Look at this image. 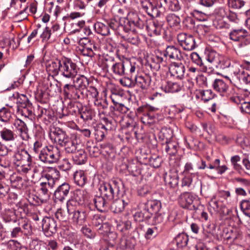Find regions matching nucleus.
<instances>
[{"mask_svg":"<svg viewBox=\"0 0 250 250\" xmlns=\"http://www.w3.org/2000/svg\"><path fill=\"white\" fill-rule=\"evenodd\" d=\"M240 67L241 66L239 64L235 63L230 67V71L238 78L242 72V69H240Z\"/></svg>","mask_w":250,"mask_h":250,"instance_id":"obj_62","label":"nucleus"},{"mask_svg":"<svg viewBox=\"0 0 250 250\" xmlns=\"http://www.w3.org/2000/svg\"><path fill=\"white\" fill-rule=\"evenodd\" d=\"M202 99L205 101H208L213 97L211 90H202L200 92Z\"/></svg>","mask_w":250,"mask_h":250,"instance_id":"obj_58","label":"nucleus"},{"mask_svg":"<svg viewBox=\"0 0 250 250\" xmlns=\"http://www.w3.org/2000/svg\"><path fill=\"white\" fill-rule=\"evenodd\" d=\"M165 88L169 92H178L181 90L182 85L178 83L168 82Z\"/></svg>","mask_w":250,"mask_h":250,"instance_id":"obj_43","label":"nucleus"},{"mask_svg":"<svg viewBox=\"0 0 250 250\" xmlns=\"http://www.w3.org/2000/svg\"><path fill=\"white\" fill-rule=\"evenodd\" d=\"M12 118V114L7 108L3 107L0 109V121L8 123Z\"/></svg>","mask_w":250,"mask_h":250,"instance_id":"obj_39","label":"nucleus"},{"mask_svg":"<svg viewBox=\"0 0 250 250\" xmlns=\"http://www.w3.org/2000/svg\"><path fill=\"white\" fill-rule=\"evenodd\" d=\"M94 27L96 32L103 36H107L110 33L109 25L107 22L104 23L97 21L94 24Z\"/></svg>","mask_w":250,"mask_h":250,"instance_id":"obj_27","label":"nucleus"},{"mask_svg":"<svg viewBox=\"0 0 250 250\" xmlns=\"http://www.w3.org/2000/svg\"><path fill=\"white\" fill-rule=\"evenodd\" d=\"M206 60L209 63L212 64L214 66L219 67L218 63L219 57L218 54L214 51H210L208 53L206 57Z\"/></svg>","mask_w":250,"mask_h":250,"instance_id":"obj_40","label":"nucleus"},{"mask_svg":"<svg viewBox=\"0 0 250 250\" xmlns=\"http://www.w3.org/2000/svg\"><path fill=\"white\" fill-rule=\"evenodd\" d=\"M229 36L230 40L241 42L248 37L247 31L243 29H234L229 33Z\"/></svg>","mask_w":250,"mask_h":250,"instance_id":"obj_23","label":"nucleus"},{"mask_svg":"<svg viewBox=\"0 0 250 250\" xmlns=\"http://www.w3.org/2000/svg\"><path fill=\"white\" fill-rule=\"evenodd\" d=\"M141 4L147 14L152 17H159L162 14L161 12L157 7L156 1L151 0H144L141 1Z\"/></svg>","mask_w":250,"mask_h":250,"instance_id":"obj_12","label":"nucleus"},{"mask_svg":"<svg viewBox=\"0 0 250 250\" xmlns=\"http://www.w3.org/2000/svg\"><path fill=\"white\" fill-rule=\"evenodd\" d=\"M131 228V223L129 221L121 222L117 225L118 230L124 232L130 229Z\"/></svg>","mask_w":250,"mask_h":250,"instance_id":"obj_52","label":"nucleus"},{"mask_svg":"<svg viewBox=\"0 0 250 250\" xmlns=\"http://www.w3.org/2000/svg\"><path fill=\"white\" fill-rule=\"evenodd\" d=\"M135 84L142 89H147L150 86L151 77L146 74L141 75L135 77Z\"/></svg>","mask_w":250,"mask_h":250,"instance_id":"obj_20","label":"nucleus"},{"mask_svg":"<svg viewBox=\"0 0 250 250\" xmlns=\"http://www.w3.org/2000/svg\"><path fill=\"white\" fill-rule=\"evenodd\" d=\"M30 248L31 250H48L44 244L36 240L32 242Z\"/></svg>","mask_w":250,"mask_h":250,"instance_id":"obj_57","label":"nucleus"},{"mask_svg":"<svg viewBox=\"0 0 250 250\" xmlns=\"http://www.w3.org/2000/svg\"><path fill=\"white\" fill-rule=\"evenodd\" d=\"M160 231L159 230V228L155 226L151 228H148L146 232V237L149 239L152 235L156 236L158 232Z\"/></svg>","mask_w":250,"mask_h":250,"instance_id":"obj_63","label":"nucleus"},{"mask_svg":"<svg viewBox=\"0 0 250 250\" xmlns=\"http://www.w3.org/2000/svg\"><path fill=\"white\" fill-rule=\"evenodd\" d=\"M195 197L191 193L185 192L179 196L178 202L183 208L193 210L198 208L195 203Z\"/></svg>","mask_w":250,"mask_h":250,"instance_id":"obj_8","label":"nucleus"},{"mask_svg":"<svg viewBox=\"0 0 250 250\" xmlns=\"http://www.w3.org/2000/svg\"><path fill=\"white\" fill-rule=\"evenodd\" d=\"M42 229L49 235L55 233L57 231V224L55 220L51 217H44L42 220Z\"/></svg>","mask_w":250,"mask_h":250,"instance_id":"obj_17","label":"nucleus"},{"mask_svg":"<svg viewBox=\"0 0 250 250\" xmlns=\"http://www.w3.org/2000/svg\"><path fill=\"white\" fill-rule=\"evenodd\" d=\"M218 212L222 217L226 216H231L232 215V210L231 208H229L225 206H221Z\"/></svg>","mask_w":250,"mask_h":250,"instance_id":"obj_61","label":"nucleus"},{"mask_svg":"<svg viewBox=\"0 0 250 250\" xmlns=\"http://www.w3.org/2000/svg\"><path fill=\"white\" fill-rule=\"evenodd\" d=\"M170 130L164 129L159 132L158 136L159 139L164 141L166 144H170V136H168Z\"/></svg>","mask_w":250,"mask_h":250,"instance_id":"obj_55","label":"nucleus"},{"mask_svg":"<svg viewBox=\"0 0 250 250\" xmlns=\"http://www.w3.org/2000/svg\"><path fill=\"white\" fill-rule=\"evenodd\" d=\"M123 183L120 180H113L108 183L102 184L100 190L102 196L110 201L117 197L123 189Z\"/></svg>","mask_w":250,"mask_h":250,"instance_id":"obj_4","label":"nucleus"},{"mask_svg":"<svg viewBox=\"0 0 250 250\" xmlns=\"http://www.w3.org/2000/svg\"><path fill=\"white\" fill-rule=\"evenodd\" d=\"M8 231L11 232V236L12 238H16L22 232L21 228L20 227H14L12 225L8 226Z\"/></svg>","mask_w":250,"mask_h":250,"instance_id":"obj_54","label":"nucleus"},{"mask_svg":"<svg viewBox=\"0 0 250 250\" xmlns=\"http://www.w3.org/2000/svg\"><path fill=\"white\" fill-rule=\"evenodd\" d=\"M150 215V214H148L146 211L143 212L142 211H138L133 214V217L135 221L142 222L144 220L149 219L151 218Z\"/></svg>","mask_w":250,"mask_h":250,"instance_id":"obj_46","label":"nucleus"},{"mask_svg":"<svg viewBox=\"0 0 250 250\" xmlns=\"http://www.w3.org/2000/svg\"><path fill=\"white\" fill-rule=\"evenodd\" d=\"M192 62L200 67V70L203 72L207 71V65H205L199 55L196 52H192L190 54Z\"/></svg>","mask_w":250,"mask_h":250,"instance_id":"obj_36","label":"nucleus"},{"mask_svg":"<svg viewBox=\"0 0 250 250\" xmlns=\"http://www.w3.org/2000/svg\"><path fill=\"white\" fill-rule=\"evenodd\" d=\"M129 200L125 201L124 199H117L114 201L111 206L112 211L116 213L123 212L125 208L129 204Z\"/></svg>","mask_w":250,"mask_h":250,"instance_id":"obj_24","label":"nucleus"},{"mask_svg":"<svg viewBox=\"0 0 250 250\" xmlns=\"http://www.w3.org/2000/svg\"><path fill=\"white\" fill-rule=\"evenodd\" d=\"M63 82L65 84L63 87V93L65 98L70 100H77L80 99L82 92L78 89L71 82L67 83L65 80Z\"/></svg>","mask_w":250,"mask_h":250,"instance_id":"obj_10","label":"nucleus"},{"mask_svg":"<svg viewBox=\"0 0 250 250\" xmlns=\"http://www.w3.org/2000/svg\"><path fill=\"white\" fill-rule=\"evenodd\" d=\"M83 104L78 102L70 101L68 104V108L71 114H79L82 109Z\"/></svg>","mask_w":250,"mask_h":250,"instance_id":"obj_38","label":"nucleus"},{"mask_svg":"<svg viewBox=\"0 0 250 250\" xmlns=\"http://www.w3.org/2000/svg\"><path fill=\"white\" fill-rule=\"evenodd\" d=\"M56 179L49 174H46L44 177L40 180L39 188L40 192L45 197L49 196V190L55 186Z\"/></svg>","mask_w":250,"mask_h":250,"instance_id":"obj_9","label":"nucleus"},{"mask_svg":"<svg viewBox=\"0 0 250 250\" xmlns=\"http://www.w3.org/2000/svg\"><path fill=\"white\" fill-rule=\"evenodd\" d=\"M243 83L248 84L250 83V75L242 68V72L238 77Z\"/></svg>","mask_w":250,"mask_h":250,"instance_id":"obj_59","label":"nucleus"},{"mask_svg":"<svg viewBox=\"0 0 250 250\" xmlns=\"http://www.w3.org/2000/svg\"><path fill=\"white\" fill-rule=\"evenodd\" d=\"M241 208L244 213L249 217L248 222L250 223V201L243 200L241 204Z\"/></svg>","mask_w":250,"mask_h":250,"instance_id":"obj_50","label":"nucleus"},{"mask_svg":"<svg viewBox=\"0 0 250 250\" xmlns=\"http://www.w3.org/2000/svg\"><path fill=\"white\" fill-rule=\"evenodd\" d=\"M104 124L101 125V128L103 129L105 132L111 130L115 128V122L112 119L107 118H103Z\"/></svg>","mask_w":250,"mask_h":250,"instance_id":"obj_45","label":"nucleus"},{"mask_svg":"<svg viewBox=\"0 0 250 250\" xmlns=\"http://www.w3.org/2000/svg\"><path fill=\"white\" fill-rule=\"evenodd\" d=\"M17 104V114L32 120L34 116V108L25 95L21 94L19 96Z\"/></svg>","mask_w":250,"mask_h":250,"instance_id":"obj_5","label":"nucleus"},{"mask_svg":"<svg viewBox=\"0 0 250 250\" xmlns=\"http://www.w3.org/2000/svg\"><path fill=\"white\" fill-rule=\"evenodd\" d=\"M162 54L165 57H168L173 61H181L183 59L180 49L173 45L168 46Z\"/></svg>","mask_w":250,"mask_h":250,"instance_id":"obj_15","label":"nucleus"},{"mask_svg":"<svg viewBox=\"0 0 250 250\" xmlns=\"http://www.w3.org/2000/svg\"><path fill=\"white\" fill-rule=\"evenodd\" d=\"M168 25L172 26L178 25L180 22V18L174 14H169L166 17Z\"/></svg>","mask_w":250,"mask_h":250,"instance_id":"obj_48","label":"nucleus"},{"mask_svg":"<svg viewBox=\"0 0 250 250\" xmlns=\"http://www.w3.org/2000/svg\"><path fill=\"white\" fill-rule=\"evenodd\" d=\"M161 208V203L158 200H148L145 204L144 211H146L148 214H150V217H151L153 214L158 213Z\"/></svg>","mask_w":250,"mask_h":250,"instance_id":"obj_16","label":"nucleus"},{"mask_svg":"<svg viewBox=\"0 0 250 250\" xmlns=\"http://www.w3.org/2000/svg\"><path fill=\"white\" fill-rule=\"evenodd\" d=\"M129 64V62L127 61L126 62H115L112 65L111 70L114 74L122 76L125 75L126 67Z\"/></svg>","mask_w":250,"mask_h":250,"instance_id":"obj_21","label":"nucleus"},{"mask_svg":"<svg viewBox=\"0 0 250 250\" xmlns=\"http://www.w3.org/2000/svg\"><path fill=\"white\" fill-rule=\"evenodd\" d=\"M107 200L103 196H97L94 199L95 207L101 212H104L107 208Z\"/></svg>","mask_w":250,"mask_h":250,"instance_id":"obj_30","label":"nucleus"},{"mask_svg":"<svg viewBox=\"0 0 250 250\" xmlns=\"http://www.w3.org/2000/svg\"><path fill=\"white\" fill-rule=\"evenodd\" d=\"M212 86L215 90L221 93L226 92L229 88L228 84L221 79H215Z\"/></svg>","mask_w":250,"mask_h":250,"instance_id":"obj_32","label":"nucleus"},{"mask_svg":"<svg viewBox=\"0 0 250 250\" xmlns=\"http://www.w3.org/2000/svg\"><path fill=\"white\" fill-rule=\"evenodd\" d=\"M71 213L73 214L72 220L75 225L81 226L85 223L87 214L83 209H75Z\"/></svg>","mask_w":250,"mask_h":250,"instance_id":"obj_18","label":"nucleus"},{"mask_svg":"<svg viewBox=\"0 0 250 250\" xmlns=\"http://www.w3.org/2000/svg\"><path fill=\"white\" fill-rule=\"evenodd\" d=\"M166 5L169 10L172 11H178L181 9V5L178 0H165Z\"/></svg>","mask_w":250,"mask_h":250,"instance_id":"obj_49","label":"nucleus"},{"mask_svg":"<svg viewBox=\"0 0 250 250\" xmlns=\"http://www.w3.org/2000/svg\"><path fill=\"white\" fill-rule=\"evenodd\" d=\"M162 161L161 158L158 156L150 157L148 160L150 165L155 168L159 167L161 165Z\"/></svg>","mask_w":250,"mask_h":250,"instance_id":"obj_53","label":"nucleus"},{"mask_svg":"<svg viewBox=\"0 0 250 250\" xmlns=\"http://www.w3.org/2000/svg\"><path fill=\"white\" fill-rule=\"evenodd\" d=\"M0 133L1 138L5 141H12L15 139L14 133L9 129L4 128Z\"/></svg>","mask_w":250,"mask_h":250,"instance_id":"obj_41","label":"nucleus"},{"mask_svg":"<svg viewBox=\"0 0 250 250\" xmlns=\"http://www.w3.org/2000/svg\"><path fill=\"white\" fill-rule=\"evenodd\" d=\"M135 245L136 240L133 237L122 239L119 244L120 248L122 250H133Z\"/></svg>","mask_w":250,"mask_h":250,"instance_id":"obj_31","label":"nucleus"},{"mask_svg":"<svg viewBox=\"0 0 250 250\" xmlns=\"http://www.w3.org/2000/svg\"><path fill=\"white\" fill-rule=\"evenodd\" d=\"M71 82L79 89H84L89 84L88 79L83 75L79 76L76 80L74 79Z\"/></svg>","mask_w":250,"mask_h":250,"instance_id":"obj_28","label":"nucleus"},{"mask_svg":"<svg viewBox=\"0 0 250 250\" xmlns=\"http://www.w3.org/2000/svg\"><path fill=\"white\" fill-rule=\"evenodd\" d=\"M169 70L171 75L180 80L182 79L185 75V67L181 63L173 62L169 67Z\"/></svg>","mask_w":250,"mask_h":250,"instance_id":"obj_19","label":"nucleus"},{"mask_svg":"<svg viewBox=\"0 0 250 250\" xmlns=\"http://www.w3.org/2000/svg\"><path fill=\"white\" fill-rule=\"evenodd\" d=\"M221 203L216 200L215 198H212L209 202V205L211 208H212L214 211L218 212L221 206Z\"/></svg>","mask_w":250,"mask_h":250,"instance_id":"obj_60","label":"nucleus"},{"mask_svg":"<svg viewBox=\"0 0 250 250\" xmlns=\"http://www.w3.org/2000/svg\"><path fill=\"white\" fill-rule=\"evenodd\" d=\"M146 27L148 32L149 33L150 36H158L161 34L162 29V24L158 21L153 20L152 22H150L149 24L146 26Z\"/></svg>","mask_w":250,"mask_h":250,"instance_id":"obj_22","label":"nucleus"},{"mask_svg":"<svg viewBox=\"0 0 250 250\" xmlns=\"http://www.w3.org/2000/svg\"><path fill=\"white\" fill-rule=\"evenodd\" d=\"M70 188L69 185L66 183L59 186L54 193L56 201L62 202L68 195Z\"/></svg>","mask_w":250,"mask_h":250,"instance_id":"obj_14","label":"nucleus"},{"mask_svg":"<svg viewBox=\"0 0 250 250\" xmlns=\"http://www.w3.org/2000/svg\"><path fill=\"white\" fill-rule=\"evenodd\" d=\"M14 125L21 133H27L28 131L27 127L25 123L21 120L16 119L14 121Z\"/></svg>","mask_w":250,"mask_h":250,"instance_id":"obj_47","label":"nucleus"},{"mask_svg":"<svg viewBox=\"0 0 250 250\" xmlns=\"http://www.w3.org/2000/svg\"><path fill=\"white\" fill-rule=\"evenodd\" d=\"M166 222L165 215L164 214L156 213H155L153 219L152 225L159 228V230H162Z\"/></svg>","mask_w":250,"mask_h":250,"instance_id":"obj_35","label":"nucleus"},{"mask_svg":"<svg viewBox=\"0 0 250 250\" xmlns=\"http://www.w3.org/2000/svg\"><path fill=\"white\" fill-rule=\"evenodd\" d=\"M150 190V188L146 184L141 185L138 189V194L141 196H145L148 194Z\"/></svg>","mask_w":250,"mask_h":250,"instance_id":"obj_56","label":"nucleus"},{"mask_svg":"<svg viewBox=\"0 0 250 250\" xmlns=\"http://www.w3.org/2000/svg\"><path fill=\"white\" fill-rule=\"evenodd\" d=\"M60 151L56 147L45 146L42 148L39 158L43 163L46 164L57 163L60 159Z\"/></svg>","mask_w":250,"mask_h":250,"instance_id":"obj_6","label":"nucleus"},{"mask_svg":"<svg viewBox=\"0 0 250 250\" xmlns=\"http://www.w3.org/2000/svg\"><path fill=\"white\" fill-rule=\"evenodd\" d=\"M79 114L84 121L90 120L92 119L93 117V111L92 110L87 107H82V109L80 112Z\"/></svg>","mask_w":250,"mask_h":250,"instance_id":"obj_42","label":"nucleus"},{"mask_svg":"<svg viewBox=\"0 0 250 250\" xmlns=\"http://www.w3.org/2000/svg\"><path fill=\"white\" fill-rule=\"evenodd\" d=\"M73 160L74 162L76 165H82L85 163L86 161V155L85 151L81 148V146L78 148L76 152L73 153Z\"/></svg>","mask_w":250,"mask_h":250,"instance_id":"obj_25","label":"nucleus"},{"mask_svg":"<svg viewBox=\"0 0 250 250\" xmlns=\"http://www.w3.org/2000/svg\"><path fill=\"white\" fill-rule=\"evenodd\" d=\"M103 217L99 214H95L92 219V223L95 227H99L103 223Z\"/></svg>","mask_w":250,"mask_h":250,"instance_id":"obj_64","label":"nucleus"},{"mask_svg":"<svg viewBox=\"0 0 250 250\" xmlns=\"http://www.w3.org/2000/svg\"><path fill=\"white\" fill-rule=\"evenodd\" d=\"M188 241V236L185 233L178 234L174 239V243L179 248L186 247Z\"/></svg>","mask_w":250,"mask_h":250,"instance_id":"obj_33","label":"nucleus"},{"mask_svg":"<svg viewBox=\"0 0 250 250\" xmlns=\"http://www.w3.org/2000/svg\"><path fill=\"white\" fill-rule=\"evenodd\" d=\"M58 62V68L54 70L55 74H58L60 73L64 78L69 79V81L75 79L78 73V67L71 59L62 57Z\"/></svg>","mask_w":250,"mask_h":250,"instance_id":"obj_2","label":"nucleus"},{"mask_svg":"<svg viewBox=\"0 0 250 250\" xmlns=\"http://www.w3.org/2000/svg\"><path fill=\"white\" fill-rule=\"evenodd\" d=\"M146 23L145 17L136 13L130 12L128 14L126 18H120V25L116 32L123 37L125 33L132 32L137 34L144 28Z\"/></svg>","mask_w":250,"mask_h":250,"instance_id":"obj_1","label":"nucleus"},{"mask_svg":"<svg viewBox=\"0 0 250 250\" xmlns=\"http://www.w3.org/2000/svg\"><path fill=\"white\" fill-rule=\"evenodd\" d=\"M177 39L179 44L185 50H192L197 46L194 37L190 34L181 33L178 34Z\"/></svg>","mask_w":250,"mask_h":250,"instance_id":"obj_7","label":"nucleus"},{"mask_svg":"<svg viewBox=\"0 0 250 250\" xmlns=\"http://www.w3.org/2000/svg\"><path fill=\"white\" fill-rule=\"evenodd\" d=\"M165 182L166 185L170 188L176 187L179 182V177L176 173H173L166 175L165 177Z\"/></svg>","mask_w":250,"mask_h":250,"instance_id":"obj_34","label":"nucleus"},{"mask_svg":"<svg viewBox=\"0 0 250 250\" xmlns=\"http://www.w3.org/2000/svg\"><path fill=\"white\" fill-rule=\"evenodd\" d=\"M162 53L153 56L151 58V62L150 66L153 71H158L160 68V63L164 62V58L162 57Z\"/></svg>","mask_w":250,"mask_h":250,"instance_id":"obj_29","label":"nucleus"},{"mask_svg":"<svg viewBox=\"0 0 250 250\" xmlns=\"http://www.w3.org/2000/svg\"><path fill=\"white\" fill-rule=\"evenodd\" d=\"M228 4L230 8L238 9L244 5L245 1L243 0H228Z\"/></svg>","mask_w":250,"mask_h":250,"instance_id":"obj_51","label":"nucleus"},{"mask_svg":"<svg viewBox=\"0 0 250 250\" xmlns=\"http://www.w3.org/2000/svg\"><path fill=\"white\" fill-rule=\"evenodd\" d=\"M94 105L96 106L99 110H105L107 108L108 104L106 98H96L95 99Z\"/></svg>","mask_w":250,"mask_h":250,"instance_id":"obj_44","label":"nucleus"},{"mask_svg":"<svg viewBox=\"0 0 250 250\" xmlns=\"http://www.w3.org/2000/svg\"><path fill=\"white\" fill-rule=\"evenodd\" d=\"M69 208L67 205L66 208L58 209L55 214V217L60 221L66 222L68 219L69 214H71Z\"/></svg>","mask_w":250,"mask_h":250,"instance_id":"obj_26","label":"nucleus"},{"mask_svg":"<svg viewBox=\"0 0 250 250\" xmlns=\"http://www.w3.org/2000/svg\"><path fill=\"white\" fill-rule=\"evenodd\" d=\"M73 178L75 183L80 187H83L86 182V177L83 171L75 172Z\"/></svg>","mask_w":250,"mask_h":250,"instance_id":"obj_37","label":"nucleus"},{"mask_svg":"<svg viewBox=\"0 0 250 250\" xmlns=\"http://www.w3.org/2000/svg\"><path fill=\"white\" fill-rule=\"evenodd\" d=\"M50 137L54 142L62 146L69 137L59 127L53 126L50 128Z\"/></svg>","mask_w":250,"mask_h":250,"instance_id":"obj_11","label":"nucleus"},{"mask_svg":"<svg viewBox=\"0 0 250 250\" xmlns=\"http://www.w3.org/2000/svg\"><path fill=\"white\" fill-rule=\"evenodd\" d=\"M62 146L64 147V150L66 153H73L76 152L78 148L81 146V145L78 142L77 136L72 135L66 139V141H65Z\"/></svg>","mask_w":250,"mask_h":250,"instance_id":"obj_13","label":"nucleus"},{"mask_svg":"<svg viewBox=\"0 0 250 250\" xmlns=\"http://www.w3.org/2000/svg\"><path fill=\"white\" fill-rule=\"evenodd\" d=\"M32 157L25 149H21L17 150L13 156V162L16 167L19 168V170L26 173L32 166Z\"/></svg>","mask_w":250,"mask_h":250,"instance_id":"obj_3","label":"nucleus"}]
</instances>
